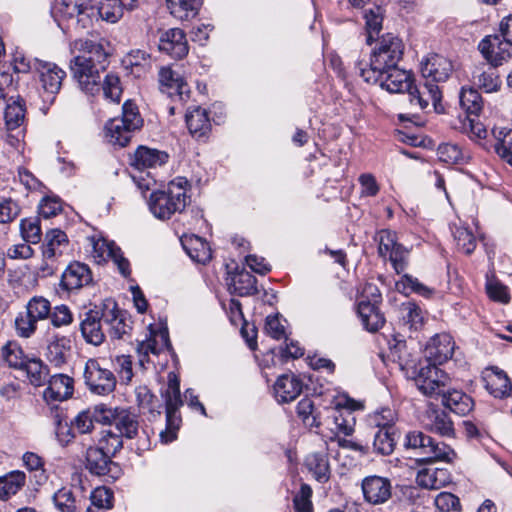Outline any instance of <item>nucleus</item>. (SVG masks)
Here are the masks:
<instances>
[{
  "instance_id": "f257e3e1",
  "label": "nucleus",
  "mask_w": 512,
  "mask_h": 512,
  "mask_svg": "<svg viewBox=\"0 0 512 512\" xmlns=\"http://www.w3.org/2000/svg\"><path fill=\"white\" fill-rule=\"evenodd\" d=\"M73 47L81 53L70 63L79 89L88 96L99 95L102 91L105 99L119 103L122 94L119 77L109 73L104 80L101 78V73L107 67L108 42L104 39H79L74 42Z\"/></svg>"
},
{
  "instance_id": "f03ea898",
  "label": "nucleus",
  "mask_w": 512,
  "mask_h": 512,
  "mask_svg": "<svg viewBox=\"0 0 512 512\" xmlns=\"http://www.w3.org/2000/svg\"><path fill=\"white\" fill-rule=\"evenodd\" d=\"M188 186L187 179L177 177L168 184L167 190L152 192L148 200L151 213L158 219L166 220L173 214L182 212L189 199Z\"/></svg>"
},
{
  "instance_id": "7ed1b4c3",
  "label": "nucleus",
  "mask_w": 512,
  "mask_h": 512,
  "mask_svg": "<svg viewBox=\"0 0 512 512\" xmlns=\"http://www.w3.org/2000/svg\"><path fill=\"white\" fill-rule=\"evenodd\" d=\"M403 54V41L392 33H387L379 39L377 46L373 49L369 67H366L367 65H364L362 62L357 64L359 74L363 77L397 67Z\"/></svg>"
},
{
  "instance_id": "20e7f679",
  "label": "nucleus",
  "mask_w": 512,
  "mask_h": 512,
  "mask_svg": "<svg viewBox=\"0 0 512 512\" xmlns=\"http://www.w3.org/2000/svg\"><path fill=\"white\" fill-rule=\"evenodd\" d=\"M52 16L60 27L88 28L96 17V9L90 0H56L52 7Z\"/></svg>"
},
{
  "instance_id": "39448f33",
  "label": "nucleus",
  "mask_w": 512,
  "mask_h": 512,
  "mask_svg": "<svg viewBox=\"0 0 512 512\" xmlns=\"http://www.w3.org/2000/svg\"><path fill=\"white\" fill-rule=\"evenodd\" d=\"M406 449H411L420 456L422 462L435 461L451 462L455 452L445 443H438L422 431H410L406 434L404 443Z\"/></svg>"
},
{
  "instance_id": "423d86ee",
  "label": "nucleus",
  "mask_w": 512,
  "mask_h": 512,
  "mask_svg": "<svg viewBox=\"0 0 512 512\" xmlns=\"http://www.w3.org/2000/svg\"><path fill=\"white\" fill-rule=\"evenodd\" d=\"M94 414L103 424L114 425L117 432L126 438H134L138 432L137 416L126 408L108 407L105 404L96 405Z\"/></svg>"
},
{
  "instance_id": "0eeeda50",
  "label": "nucleus",
  "mask_w": 512,
  "mask_h": 512,
  "mask_svg": "<svg viewBox=\"0 0 512 512\" xmlns=\"http://www.w3.org/2000/svg\"><path fill=\"white\" fill-rule=\"evenodd\" d=\"M51 312L50 302L42 296L32 297L27 305L26 311L19 313L15 319V329L18 336L22 338L31 337L36 329L38 321L49 318Z\"/></svg>"
},
{
  "instance_id": "6e6552de",
  "label": "nucleus",
  "mask_w": 512,
  "mask_h": 512,
  "mask_svg": "<svg viewBox=\"0 0 512 512\" xmlns=\"http://www.w3.org/2000/svg\"><path fill=\"white\" fill-rule=\"evenodd\" d=\"M417 388L426 396L442 395L449 382V376L437 367V364L428 361H419V369L413 372Z\"/></svg>"
},
{
  "instance_id": "1a4fd4ad",
  "label": "nucleus",
  "mask_w": 512,
  "mask_h": 512,
  "mask_svg": "<svg viewBox=\"0 0 512 512\" xmlns=\"http://www.w3.org/2000/svg\"><path fill=\"white\" fill-rule=\"evenodd\" d=\"M83 378L88 390L100 396L112 393L116 388L114 373L103 367L97 359H89L84 367Z\"/></svg>"
},
{
  "instance_id": "9d476101",
  "label": "nucleus",
  "mask_w": 512,
  "mask_h": 512,
  "mask_svg": "<svg viewBox=\"0 0 512 512\" xmlns=\"http://www.w3.org/2000/svg\"><path fill=\"white\" fill-rule=\"evenodd\" d=\"M367 83L379 84V86L389 93L409 94V89L413 85V75L410 71L400 69L398 66L376 72L362 77Z\"/></svg>"
},
{
  "instance_id": "9b49d317",
  "label": "nucleus",
  "mask_w": 512,
  "mask_h": 512,
  "mask_svg": "<svg viewBox=\"0 0 512 512\" xmlns=\"http://www.w3.org/2000/svg\"><path fill=\"white\" fill-rule=\"evenodd\" d=\"M92 255L97 263L112 259L120 273L127 277L130 275L129 261L123 257L121 249L113 242L104 238H90Z\"/></svg>"
},
{
  "instance_id": "f8f14e48",
  "label": "nucleus",
  "mask_w": 512,
  "mask_h": 512,
  "mask_svg": "<svg viewBox=\"0 0 512 512\" xmlns=\"http://www.w3.org/2000/svg\"><path fill=\"white\" fill-rule=\"evenodd\" d=\"M364 500L371 505L386 503L392 496L391 481L382 476L370 475L362 480Z\"/></svg>"
},
{
  "instance_id": "ddd939ff",
  "label": "nucleus",
  "mask_w": 512,
  "mask_h": 512,
  "mask_svg": "<svg viewBox=\"0 0 512 512\" xmlns=\"http://www.w3.org/2000/svg\"><path fill=\"white\" fill-rule=\"evenodd\" d=\"M170 347L168 330L159 329L151 331L150 337L140 341L137 344L136 352L138 355V364L142 369H146V364L150 362L149 355H158L164 349Z\"/></svg>"
},
{
  "instance_id": "4468645a",
  "label": "nucleus",
  "mask_w": 512,
  "mask_h": 512,
  "mask_svg": "<svg viewBox=\"0 0 512 512\" xmlns=\"http://www.w3.org/2000/svg\"><path fill=\"white\" fill-rule=\"evenodd\" d=\"M418 85L414 84L409 89V101L412 105L419 107L420 109H426L430 103L433 104L435 110H438L442 99V93L438 84L423 79Z\"/></svg>"
},
{
  "instance_id": "2eb2a0df",
  "label": "nucleus",
  "mask_w": 512,
  "mask_h": 512,
  "mask_svg": "<svg viewBox=\"0 0 512 512\" xmlns=\"http://www.w3.org/2000/svg\"><path fill=\"white\" fill-rule=\"evenodd\" d=\"M454 349L455 343L451 335L436 334L425 347V361L441 365L452 357Z\"/></svg>"
},
{
  "instance_id": "dca6fc26",
  "label": "nucleus",
  "mask_w": 512,
  "mask_h": 512,
  "mask_svg": "<svg viewBox=\"0 0 512 512\" xmlns=\"http://www.w3.org/2000/svg\"><path fill=\"white\" fill-rule=\"evenodd\" d=\"M159 84L161 91L171 98H178L181 102L190 98L189 85L169 67L160 69Z\"/></svg>"
},
{
  "instance_id": "f3484780",
  "label": "nucleus",
  "mask_w": 512,
  "mask_h": 512,
  "mask_svg": "<svg viewBox=\"0 0 512 512\" xmlns=\"http://www.w3.org/2000/svg\"><path fill=\"white\" fill-rule=\"evenodd\" d=\"M35 71L39 75V80L43 90L50 95L57 94L61 87L66 72L58 65L48 61L35 62Z\"/></svg>"
},
{
  "instance_id": "a211bd4d",
  "label": "nucleus",
  "mask_w": 512,
  "mask_h": 512,
  "mask_svg": "<svg viewBox=\"0 0 512 512\" xmlns=\"http://www.w3.org/2000/svg\"><path fill=\"white\" fill-rule=\"evenodd\" d=\"M158 47L160 51L175 59L185 57L189 51L186 35L179 28H171L162 32Z\"/></svg>"
},
{
  "instance_id": "6ab92c4d",
  "label": "nucleus",
  "mask_w": 512,
  "mask_h": 512,
  "mask_svg": "<svg viewBox=\"0 0 512 512\" xmlns=\"http://www.w3.org/2000/svg\"><path fill=\"white\" fill-rule=\"evenodd\" d=\"M453 66L450 60L444 56L433 54L421 63V74L423 79H427L436 84L445 82L451 72Z\"/></svg>"
},
{
  "instance_id": "aec40b11",
  "label": "nucleus",
  "mask_w": 512,
  "mask_h": 512,
  "mask_svg": "<svg viewBox=\"0 0 512 512\" xmlns=\"http://www.w3.org/2000/svg\"><path fill=\"white\" fill-rule=\"evenodd\" d=\"M103 313L96 310H89L80 321L79 329L86 343L99 346L105 340V333L102 329Z\"/></svg>"
},
{
  "instance_id": "412c9836",
  "label": "nucleus",
  "mask_w": 512,
  "mask_h": 512,
  "mask_svg": "<svg viewBox=\"0 0 512 512\" xmlns=\"http://www.w3.org/2000/svg\"><path fill=\"white\" fill-rule=\"evenodd\" d=\"M506 42L500 40L498 35H488L479 43V51L493 67L502 65L510 58V52L506 49Z\"/></svg>"
},
{
  "instance_id": "4be33fe9",
  "label": "nucleus",
  "mask_w": 512,
  "mask_h": 512,
  "mask_svg": "<svg viewBox=\"0 0 512 512\" xmlns=\"http://www.w3.org/2000/svg\"><path fill=\"white\" fill-rule=\"evenodd\" d=\"M92 282L89 267L80 262L71 263L63 272L61 286L67 291L78 290Z\"/></svg>"
},
{
  "instance_id": "5701e85b",
  "label": "nucleus",
  "mask_w": 512,
  "mask_h": 512,
  "mask_svg": "<svg viewBox=\"0 0 512 512\" xmlns=\"http://www.w3.org/2000/svg\"><path fill=\"white\" fill-rule=\"evenodd\" d=\"M303 383L294 374L279 376L274 384L275 398L279 403L294 401L302 392Z\"/></svg>"
},
{
  "instance_id": "b1692460",
  "label": "nucleus",
  "mask_w": 512,
  "mask_h": 512,
  "mask_svg": "<svg viewBox=\"0 0 512 512\" xmlns=\"http://www.w3.org/2000/svg\"><path fill=\"white\" fill-rule=\"evenodd\" d=\"M69 240L64 231L51 229L46 232L42 245V255L46 260H55L67 250Z\"/></svg>"
},
{
  "instance_id": "393cba45",
  "label": "nucleus",
  "mask_w": 512,
  "mask_h": 512,
  "mask_svg": "<svg viewBox=\"0 0 512 512\" xmlns=\"http://www.w3.org/2000/svg\"><path fill=\"white\" fill-rule=\"evenodd\" d=\"M43 396L46 400L63 401L73 394V379L65 374L53 375Z\"/></svg>"
},
{
  "instance_id": "a878e982",
  "label": "nucleus",
  "mask_w": 512,
  "mask_h": 512,
  "mask_svg": "<svg viewBox=\"0 0 512 512\" xmlns=\"http://www.w3.org/2000/svg\"><path fill=\"white\" fill-rule=\"evenodd\" d=\"M168 160V154L157 149L140 146L131 157V165L141 170L162 166Z\"/></svg>"
},
{
  "instance_id": "bb28decb",
  "label": "nucleus",
  "mask_w": 512,
  "mask_h": 512,
  "mask_svg": "<svg viewBox=\"0 0 512 512\" xmlns=\"http://www.w3.org/2000/svg\"><path fill=\"white\" fill-rule=\"evenodd\" d=\"M487 391L495 398L510 395L512 387L507 374L498 368L490 369L483 377Z\"/></svg>"
},
{
  "instance_id": "cd10ccee",
  "label": "nucleus",
  "mask_w": 512,
  "mask_h": 512,
  "mask_svg": "<svg viewBox=\"0 0 512 512\" xmlns=\"http://www.w3.org/2000/svg\"><path fill=\"white\" fill-rule=\"evenodd\" d=\"M70 350V338L54 334L48 340L46 356L52 364L60 367L66 363Z\"/></svg>"
},
{
  "instance_id": "c85d7f7f",
  "label": "nucleus",
  "mask_w": 512,
  "mask_h": 512,
  "mask_svg": "<svg viewBox=\"0 0 512 512\" xmlns=\"http://www.w3.org/2000/svg\"><path fill=\"white\" fill-rule=\"evenodd\" d=\"M181 244L190 258L198 263L205 264L212 258L209 244L199 236L185 235L181 238Z\"/></svg>"
},
{
  "instance_id": "c756f323",
  "label": "nucleus",
  "mask_w": 512,
  "mask_h": 512,
  "mask_svg": "<svg viewBox=\"0 0 512 512\" xmlns=\"http://www.w3.org/2000/svg\"><path fill=\"white\" fill-rule=\"evenodd\" d=\"M166 406V418L180 417L179 408L183 405L180 394V381L174 372L168 374V387L163 394Z\"/></svg>"
},
{
  "instance_id": "7c9ffc66",
  "label": "nucleus",
  "mask_w": 512,
  "mask_h": 512,
  "mask_svg": "<svg viewBox=\"0 0 512 512\" xmlns=\"http://www.w3.org/2000/svg\"><path fill=\"white\" fill-rule=\"evenodd\" d=\"M114 463L111 457L98 446H90L86 451V468L97 476H103L110 472Z\"/></svg>"
},
{
  "instance_id": "2f4dec72",
  "label": "nucleus",
  "mask_w": 512,
  "mask_h": 512,
  "mask_svg": "<svg viewBox=\"0 0 512 512\" xmlns=\"http://www.w3.org/2000/svg\"><path fill=\"white\" fill-rule=\"evenodd\" d=\"M186 124L189 132L197 138H200L210 130V121L205 109L194 106L189 108L186 113Z\"/></svg>"
},
{
  "instance_id": "473e14b6",
  "label": "nucleus",
  "mask_w": 512,
  "mask_h": 512,
  "mask_svg": "<svg viewBox=\"0 0 512 512\" xmlns=\"http://www.w3.org/2000/svg\"><path fill=\"white\" fill-rule=\"evenodd\" d=\"M103 320L110 326L109 335L114 339H122L131 329L122 311L117 308L116 304L113 305L112 309H106L103 312Z\"/></svg>"
},
{
  "instance_id": "72a5a7b5",
  "label": "nucleus",
  "mask_w": 512,
  "mask_h": 512,
  "mask_svg": "<svg viewBox=\"0 0 512 512\" xmlns=\"http://www.w3.org/2000/svg\"><path fill=\"white\" fill-rule=\"evenodd\" d=\"M442 403L453 413L464 416L473 408L472 399L465 393L457 390L449 391L442 394Z\"/></svg>"
},
{
  "instance_id": "f704fd0d",
  "label": "nucleus",
  "mask_w": 512,
  "mask_h": 512,
  "mask_svg": "<svg viewBox=\"0 0 512 512\" xmlns=\"http://www.w3.org/2000/svg\"><path fill=\"white\" fill-rule=\"evenodd\" d=\"M425 426L432 432L441 436H452L453 423L443 410H430L427 412Z\"/></svg>"
},
{
  "instance_id": "c9c22d12",
  "label": "nucleus",
  "mask_w": 512,
  "mask_h": 512,
  "mask_svg": "<svg viewBox=\"0 0 512 512\" xmlns=\"http://www.w3.org/2000/svg\"><path fill=\"white\" fill-rule=\"evenodd\" d=\"M306 466L320 483H326L330 479V465L327 453L315 452L306 457Z\"/></svg>"
},
{
  "instance_id": "e433bc0d",
  "label": "nucleus",
  "mask_w": 512,
  "mask_h": 512,
  "mask_svg": "<svg viewBox=\"0 0 512 512\" xmlns=\"http://www.w3.org/2000/svg\"><path fill=\"white\" fill-rule=\"evenodd\" d=\"M26 483L24 472L16 470L0 477V500H8L16 495Z\"/></svg>"
},
{
  "instance_id": "4c0bfd02",
  "label": "nucleus",
  "mask_w": 512,
  "mask_h": 512,
  "mask_svg": "<svg viewBox=\"0 0 512 512\" xmlns=\"http://www.w3.org/2000/svg\"><path fill=\"white\" fill-rule=\"evenodd\" d=\"M170 14L180 20L187 21L194 18L200 6V0H166Z\"/></svg>"
},
{
  "instance_id": "58836bf2",
  "label": "nucleus",
  "mask_w": 512,
  "mask_h": 512,
  "mask_svg": "<svg viewBox=\"0 0 512 512\" xmlns=\"http://www.w3.org/2000/svg\"><path fill=\"white\" fill-rule=\"evenodd\" d=\"M109 142L120 147L126 146L132 136L131 130L119 118L111 119L105 126Z\"/></svg>"
},
{
  "instance_id": "ea45409f",
  "label": "nucleus",
  "mask_w": 512,
  "mask_h": 512,
  "mask_svg": "<svg viewBox=\"0 0 512 512\" xmlns=\"http://www.w3.org/2000/svg\"><path fill=\"white\" fill-rule=\"evenodd\" d=\"M493 134L497 140L495 150L498 156L512 166V129L496 128Z\"/></svg>"
},
{
  "instance_id": "a19ab883",
  "label": "nucleus",
  "mask_w": 512,
  "mask_h": 512,
  "mask_svg": "<svg viewBox=\"0 0 512 512\" xmlns=\"http://www.w3.org/2000/svg\"><path fill=\"white\" fill-rule=\"evenodd\" d=\"M365 28L367 31V43L370 44L374 35H378L382 29L383 10L379 5L364 11Z\"/></svg>"
},
{
  "instance_id": "79ce46f5",
  "label": "nucleus",
  "mask_w": 512,
  "mask_h": 512,
  "mask_svg": "<svg viewBox=\"0 0 512 512\" xmlns=\"http://www.w3.org/2000/svg\"><path fill=\"white\" fill-rule=\"evenodd\" d=\"M392 427L388 424H383L374 435L373 448L381 455H390L394 451L395 440L393 433L391 432Z\"/></svg>"
},
{
  "instance_id": "37998d69",
  "label": "nucleus",
  "mask_w": 512,
  "mask_h": 512,
  "mask_svg": "<svg viewBox=\"0 0 512 512\" xmlns=\"http://www.w3.org/2000/svg\"><path fill=\"white\" fill-rule=\"evenodd\" d=\"M96 9V17H100L110 23H116L122 16L126 6H122L119 0H103Z\"/></svg>"
},
{
  "instance_id": "c03bdc74",
  "label": "nucleus",
  "mask_w": 512,
  "mask_h": 512,
  "mask_svg": "<svg viewBox=\"0 0 512 512\" xmlns=\"http://www.w3.org/2000/svg\"><path fill=\"white\" fill-rule=\"evenodd\" d=\"M256 278L247 271L238 272L232 279V288L239 296H247L257 292Z\"/></svg>"
},
{
  "instance_id": "a18cd8bd",
  "label": "nucleus",
  "mask_w": 512,
  "mask_h": 512,
  "mask_svg": "<svg viewBox=\"0 0 512 512\" xmlns=\"http://www.w3.org/2000/svg\"><path fill=\"white\" fill-rule=\"evenodd\" d=\"M2 357L8 365L15 369H22L26 363L27 357L20 345L15 341L7 342L1 349Z\"/></svg>"
},
{
  "instance_id": "49530a36",
  "label": "nucleus",
  "mask_w": 512,
  "mask_h": 512,
  "mask_svg": "<svg viewBox=\"0 0 512 512\" xmlns=\"http://www.w3.org/2000/svg\"><path fill=\"white\" fill-rule=\"evenodd\" d=\"M460 105L468 116L477 117L482 110V99L477 90L463 88L460 93Z\"/></svg>"
},
{
  "instance_id": "de8ad7c7",
  "label": "nucleus",
  "mask_w": 512,
  "mask_h": 512,
  "mask_svg": "<svg viewBox=\"0 0 512 512\" xmlns=\"http://www.w3.org/2000/svg\"><path fill=\"white\" fill-rule=\"evenodd\" d=\"M20 233L25 242L30 244H38L42 237L39 218L29 217L22 219L20 221Z\"/></svg>"
},
{
  "instance_id": "09e8293b",
  "label": "nucleus",
  "mask_w": 512,
  "mask_h": 512,
  "mask_svg": "<svg viewBox=\"0 0 512 512\" xmlns=\"http://www.w3.org/2000/svg\"><path fill=\"white\" fill-rule=\"evenodd\" d=\"M22 369L26 371L31 384L34 386H41L47 380L48 370L40 359H27Z\"/></svg>"
},
{
  "instance_id": "8fccbe9b",
  "label": "nucleus",
  "mask_w": 512,
  "mask_h": 512,
  "mask_svg": "<svg viewBox=\"0 0 512 512\" xmlns=\"http://www.w3.org/2000/svg\"><path fill=\"white\" fill-rule=\"evenodd\" d=\"M452 233L459 250L465 254H471L476 248V238L473 233L464 226H454Z\"/></svg>"
},
{
  "instance_id": "3c124183",
  "label": "nucleus",
  "mask_w": 512,
  "mask_h": 512,
  "mask_svg": "<svg viewBox=\"0 0 512 512\" xmlns=\"http://www.w3.org/2000/svg\"><path fill=\"white\" fill-rule=\"evenodd\" d=\"M495 68L493 66L488 67L487 70H483L473 76L475 83L489 93L498 91L501 84Z\"/></svg>"
},
{
  "instance_id": "603ef678",
  "label": "nucleus",
  "mask_w": 512,
  "mask_h": 512,
  "mask_svg": "<svg viewBox=\"0 0 512 512\" xmlns=\"http://www.w3.org/2000/svg\"><path fill=\"white\" fill-rule=\"evenodd\" d=\"M395 353H398V363L401 370L405 371L406 375L412 378L413 372H416L419 369L417 356L408 352L405 344H398L396 346Z\"/></svg>"
},
{
  "instance_id": "864d4df0",
  "label": "nucleus",
  "mask_w": 512,
  "mask_h": 512,
  "mask_svg": "<svg viewBox=\"0 0 512 512\" xmlns=\"http://www.w3.org/2000/svg\"><path fill=\"white\" fill-rule=\"evenodd\" d=\"M54 430L56 438L62 446L68 445L75 438L76 430L73 428L72 422L68 424L59 414L54 417Z\"/></svg>"
},
{
  "instance_id": "5fc2aeb1",
  "label": "nucleus",
  "mask_w": 512,
  "mask_h": 512,
  "mask_svg": "<svg viewBox=\"0 0 512 512\" xmlns=\"http://www.w3.org/2000/svg\"><path fill=\"white\" fill-rule=\"evenodd\" d=\"M437 154L442 162L448 164H458L465 159L464 153L457 144H442L438 147Z\"/></svg>"
},
{
  "instance_id": "6e6d98bb",
  "label": "nucleus",
  "mask_w": 512,
  "mask_h": 512,
  "mask_svg": "<svg viewBox=\"0 0 512 512\" xmlns=\"http://www.w3.org/2000/svg\"><path fill=\"white\" fill-rule=\"evenodd\" d=\"M25 117V108L20 102L8 104L5 109V122L9 130L21 126Z\"/></svg>"
},
{
  "instance_id": "4d7b16f0",
  "label": "nucleus",
  "mask_w": 512,
  "mask_h": 512,
  "mask_svg": "<svg viewBox=\"0 0 512 512\" xmlns=\"http://www.w3.org/2000/svg\"><path fill=\"white\" fill-rule=\"evenodd\" d=\"M133 133L142 125V118L138 112L136 105L130 101H126L122 107V117L119 118Z\"/></svg>"
},
{
  "instance_id": "13d9d810",
  "label": "nucleus",
  "mask_w": 512,
  "mask_h": 512,
  "mask_svg": "<svg viewBox=\"0 0 512 512\" xmlns=\"http://www.w3.org/2000/svg\"><path fill=\"white\" fill-rule=\"evenodd\" d=\"M55 506L61 512H75L76 501L71 489L63 487L53 495Z\"/></svg>"
},
{
  "instance_id": "bf43d9fd",
  "label": "nucleus",
  "mask_w": 512,
  "mask_h": 512,
  "mask_svg": "<svg viewBox=\"0 0 512 512\" xmlns=\"http://www.w3.org/2000/svg\"><path fill=\"white\" fill-rule=\"evenodd\" d=\"M435 505L440 512H461L460 500L449 492H441L435 498Z\"/></svg>"
},
{
  "instance_id": "052dcab7",
  "label": "nucleus",
  "mask_w": 512,
  "mask_h": 512,
  "mask_svg": "<svg viewBox=\"0 0 512 512\" xmlns=\"http://www.w3.org/2000/svg\"><path fill=\"white\" fill-rule=\"evenodd\" d=\"M121 437L122 436L120 434L112 431H106L100 439L98 447L112 457L123 447Z\"/></svg>"
},
{
  "instance_id": "680f3d73",
  "label": "nucleus",
  "mask_w": 512,
  "mask_h": 512,
  "mask_svg": "<svg viewBox=\"0 0 512 512\" xmlns=\"http://www.w3.org/2000/svg\"><path fill=\"white\" fill-rule=\"evenodd\" d=\"M94 418L98 420L97 415H93L91 411H81L71 421L72 426L77 433L88 434L94 429Z\"/></svg>"
},
{
  "instance_id": "e2e57ef3",
  "label": "nucleus",
  "mask_w": 512,
  "mask_h": 512,
  "mask_svg": "<svg viewBox=\"0 0 512 512\" xmlns=\"http://www.w3.org/2000/svg\"><path fill=\"white\" fill-rule=\"evenodd\" d=\"M39 214L48 219L62 211V201L58 196L44 197L38 206Z\"/></svg>"
},
{
  "instance_id": "0e129e2a",
  "label": "nucleus",
  "mask_w": 512,
  "mask_h": 512,
  "mask_svg": "<svg viewBox=\"0 0 512 512\" xmlns=\"http://www.w3.org/2000/svg\"><path fill=\"white\" fill-rule=\"evenodd\" d=\"M311 496V487L307 484H302L299 492L295 495L293 499L294 508L296 512L313 511Z\"/></svg>"
},
{
  "instance_id": "69168bd1",
  "label": "nucleus",
  "mask_w": 512,
  "mask_h": 512,
  "mask_svg": "<svg viewBox=\"0 0 512 512\" xmlns=\"http://www.w3.org/2000/svg\"><path fill=\"white\" fill-rule=\"evenodd\" d=\"M314 404L310 398H303L297 404V414L302 418L304 423L310 427H319L320 423L313 414Z\"/></svg>"
},
{
  "instance_id": "338daca9",
  "label": "nucleus",
  "mask_w": 512,
  "mask_h": 512,
  "mask_svg": "<svg viewBox=\"0 0 512 512\" xmlns=\"http://www.w3.org/2000/svg\"><path fill=\"white\" fill-rule=\"evenodd\" d=\"M92 504L99 509H109L113 505V492L107 487H97L91 493Z\"/></svg>"
},
{
  "instance_id": "774afa93",
  "label": "nucleus",
  "mask_w": 512,
  "mask_h": 512,
  "mask_svg": "<svg viewBox=\"0 0 512 512\" xmlns=\"http://www.w3.org/2000/svg\"><path fill=\"white\" fill-rule=\"evenodd\" d=\"M49 318L54 327L70 325L73 322V314L66 305H58L51 309Z\"/></svg>"
}]
</instances>
